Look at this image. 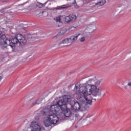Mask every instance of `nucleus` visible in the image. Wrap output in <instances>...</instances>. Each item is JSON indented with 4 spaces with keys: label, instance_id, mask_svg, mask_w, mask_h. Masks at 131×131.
<instances>
[{
    "label": "nucleus",
    "instance_id": "f257e3e1",
    "mask_svg": "<svg viewBox=\"0 0 131 131\" xmlns=\"http://www.w3.org/2000/svg\"><path fill=\"white\" fill-rule=\"evenodd\" d=\"M101 83V80H98L95 77L86 81L85 86L80 88L79 92L83 94L86 104L92 105L93 102L97 101L95 97L102 96V90L100 89Z\"/></svg>",
    "mask_w": 131,
    "mask_h": 131
},
{
    "label": "nucleus",
    "instance_id": "f03ea898",
    "mask_svg": "<svg viewBox=\"0 0 131 131\" xmlns=\"http://www.w3.org/2000/svg\"><path fill=\"white\" fill-rule=\"evenodd\" d=\"M0 38L2 42H4L5 45L7 46H10L12 49H15L16 45L18 43L22 47L25 46L27 42L29 43L33 42L34 40L36 39V35L27 34L25 38L21 34H17L12 38V40H10L0 31Z\"/></svg>",
    "mask_w": 131,
    "mask_h": 131
},
{
    "label": "nucleus",
    "instance_id": "7ed1b4c3",
    "mask_svg": "<svg viewBox=\"0 0 131 131\" xmlns=\"http://www.w3.org/2000/svg\"><path fill=\"white\" fill-rule=\"evenodd\" d=\"M67 103L71 104V96L64 95L62 99L59 100L57 104L55 105H51L49 113L54 114H61L63 112V115L65 117H71L72 113L70 109L67 108Z\"/></svg>",
    "mask_w": 131,
    "mask_h": 131
},
{
    "label": "nucleus",
    "instance_id": "20e7f679",
    "mask_svg": "<svg viewBox=\"0 0 131 131\" xmlns=\"http://www.w3.org/2000/svg\"><path fill=\"white\" fill-rule=\"evenodd\" d=\"M59 121V116H57V114H54L48 116L44 121L45 126L46 127L51 126L52 124H56Z\"/></svg>",
    "mask_w": 131,
    "mask_h": 131
},
{
    "label": "nucleus",
    "instance_id": "39448f33",
    "mask_svg": "<svg viewBox=\"0 0 131 131\" xmlns=\"http://www.w3.org/2000/svg\"><path fill=\"white\" fill-rule=\"evenodd\" d=\"M72 103H74V105H71V109L75 112H77V111H79V110H81V111H84L85 110V104L79 103V102L77 101H72V99H71V105L72 104Z\"/></svg>",
    "mask_w": 131,
    "mask_h": 131
},
{
    "label": "nucleus",
    "instance_id": "423d86ee",
    "mask_svg": "<svg viewBox=\"0 0 131 131\" xmlns=\"http://www.w3.org/2000/svg\"><path fill=\"white\" fill-rule=\"evenodd\" d=\"M31 131H41L40 126L35 121L31 122L30 125Z\"/></svg>",
    "mask_w": 131,
    "mask_h": 131
},
{
    "label": "nucleus",
    "instance_id": "0eeeda50",
    "mask_svg": "<svg viewBox=\"0 0 131 131\" xmlns=\"http://www.w3.org/2000/svg\"><path fill=\"white\" fill-rule=\"evenodd\" d=\"M76 20V15L74 14H70L65 18V21L67 23L74 22Z\"/></svg>",
    "mask_w": 131,
    "mask_h": 131
},
{
    "label": "nucleus",
    "instance_id": "6e6552de",
    "mask_svg": "<svg viewBox=\"0 0 131 131\" xmlns=\"http://www.w3.org/2000/svg\"><path fill=\"white\" fill-rule=\"evenodd\" d=\"M79 35H80V34H76L71 37H69V39H70V41H71V43L74 42L76 40H77V38H78Z\"/></svg>",
    "mask_w": 131,
    "mask_h": 131
},
{
    "label": "nucleus",
    "instance_id": "1a4fd4ad",
    "mask_svg": "<svg viewBox=\"0 0 131 131\" xmlns=\"http://www.w3.org/2000/svg\"><path fill=\"white\" fill-rule=\"evenodd\" d=\"M68 8H69V6H66V5H62L53 8V10L54 11H61L62 10H66V9H68Z\"/></svg>",
    "mask_w": 131,
    "mask_h": 131
},
{
    "label": "nucleus",
    "instance_id": "9d476101",
    "mask_svg": "<svg viewBox=\"0 0 131 131\" xmlns=\"http://www.w3.org/2000/svg\"><path fill=\"white\" fill-rule=\"evenodd\" d=\"M62 43H72L71 41H70V39L68 38H66L63 39L61 42L58 43L59 46H61Z\"/></svg>",
    "mask_w": 131,
    "mask_h": 131
},
{
    "label": "nucleus",
    "instance_id": "9b49d317",
    "mask_svg": "<svg viewBox=\"0 0 131 131\" xmlns=\"http://www.w3.org/2000/svg\"><path fill=\"white\" fill-rule=\"evenodd\" d=\"M67 32V30L66 29H62L58 33L56 36H62V35H64Z\"/></svg>",
    "mask_w": 131,
    "mask_h": 131
},
{
    "label": "nucleus",
    "instance_id": "f8f14e48",
    "mask_svg": "<svg viewBox=\"0 0 131 131\" xmlns=\"http://www.w3.org/2000/svg\"><path fill=\"white\" fill-rule=\"evenodd\" d=\"M42 102V99L38 98L34 102H33L31 107H33V106H35V105H39Z\"/></svg>",
    "mask_w": 131,
    "mask_h": 131
},
{
    "label": "nucleus",
    "instance_id": "ddd939ff",
    "mask_svg": "<svg viewBox=\"0 0 131 131\" xmlns=\"http://www.w3.org/2000/svg\"><path fill=\"white\" fill-rule=\"evenodd\" d=\"M106 4V0H100V2L95 3V6H99V7L101 6H104Z\"/></svg>",
    "mask_w": 131,
    "mask_h": 131
},
{
    "label": "nucleus",
    "instance_id": "4468645a",
    "mask_svg": "<svg viewBox=\"0 0 131 131\" xmlns=\"http://www.w3.org/2000/svg\"><path fill=\"white\" fill-rule=\"evenodd\" d=\"M5 12H6V9L5 8H3L2 9H1L0 10V15H5Z\"/></svg>",
    "mask_w": 131,
    "mask_h": 131
},
{
    "label": "nucleus",
    "instance_id": "2eb2a0df",
    "mask_svg": "<svg viewBox=\"0 0 131 131\" xmlns=\"http://www.w3.org/2000/svg\"><path fill=\"white\" fill-rule=\"evenodd\" d=\"M36 6L38 7V8H42V7H43V4L38 2L36 4Z\"/></svg>",
    "mask_w": 131,
    "mask_h": 131
},
{
    "label": "nucleus",
    "instance_id": "dca6fc26",
    "mask_svg": "<svg viewBox=\"0 0 131 131\" xmlns=\"http://www.w3.org/2000/svg\"><path fill=\"white\" fill-rule=\"evenodd\" d=\"M41 14L43 16H47L48 15V12L43 11H42Z\"/></svg>",
    "mask_w": 131,
    "mask_h": 131
},
{
    "label": "nucleus",
    "instance_id": "f3484780",
    "mask_svg": "<svg viewBox=\"0 0 131 131\" xmlns=\"http://www.w3.org/2000/svg\"><path fill=\"white\" fill-rule=\"evenodd\" d=\"M56 22H60L61 21V17L60 16H58L56 18Z\"/></svg>",
    "mask_w": 131,
    "mask_h": 131
},
{
    "label": "nucleus",
    "instance_id": "a211bd4d",
    "mask_svg": "<svg viewBox=\"0 0 131 131\" xmlns=\"http://www.w3.org/2000/svg\"><path fill=\"white\" fill-rule=\"evenodd\" d=\"M84 40H85V38L84 37H82L80 38V41L81 42H83V41H84Z\"/></svg>",
    "mask_w": 131,
    "mask_h": 131
},
{
    "label": "nucleus",
    "instance_id": "6ab92c4d",
    "mask_svg": "<svg viewBox=\"0 0 131 131\" xmlns=\"http://www.w3.org/2000/svg\"><path fill=\"white\" fill-rule=\"evenodd\" d=\"M74 27H70L68 29V30H72V29H74Z\"/></svg>",
    "mask_w": 131,
    "mask_h": 131
},
{
    "label": "nucleus",
    "instance_id": "aec40b11",
    "mask_svg": "<svg viewBox=\"0 0 131 131\" xmlns=\"http://www.w3.org/2000/svg\"><path fill=\"white\" fill-rule=\"evenodd\" d=\"M41 113H43V115H47V113L46 111H42L41 112Z\"/></svg>",
    "mask_w": 131,
    "mask_h": 131
},
{
    "label": "nucleus",
    "instance_id": "412c9836",
    "mask_svg": "<svg viewBox=\"0 0 131 131\" xmlns=\"http://www.w3.org/2000/svg\"><path fill=\"white\" fill-rule=\"evenodd\" d=\"M75 117L76 118H78V117H79V115H78V114H76V115H75Z\"/></svg>",
    "mask_w": 131,
    "mask_h": 131
},
{
    "label": "nucleus",
    "instance_id": "4be33fe9",
    "mask_svg": "<svg viewBox=\"0 0 131 131\" xmlns=\"http://www.w3.org/2000/svg\"><path fill=\"white\" fill-rule=\"evenodd\" d=\"M75 4H76V1H75V0H74V2H73L72 3V5H75Z\"/></svg>",
    "mask_w": 131,
    "mask_h": 131
},
{
    "label": "nucleus",
    "instance_id": "5701e85b",
    "mask_svg": "<svg viewBox=\"0 0 131 131\" xmlns=\"http://www.w3.org/2000/svg\"><path fill=\"white\" fill-rule=\"evenodd\" d=\"M78 87L77 86H76H76H75V88H74V90H75V91H77V89H78Z\"/></svg>",
    "mask_w": 131,
    "mask_h": 131
},
{
    "label": "nucleus",
    "instance_id": "b1692460",
    "mask_svg": "<svg viewBox=\"0 0 131 131\" xmlns=\"http://www.w3.org/2000/svg\"><path fill=\"white\" fill-rule=\"evenodd\" d=\"M127 85H128V86H131V82H128Z\"/></svg>",
    "mask_w": 131,
    "mask_h": 131
},
{
    "label": "nucleus",
    "instance_id": "393cba45",
    "mask_svg": "<svg viewBox=\"0 0 131 131\" xmlns=\"http://www.w3.org/2000/svg\"><path fill=\"white\" fill-rule=\"evenodd\" d=\"M2 3H7V1L4 0V1L2 2Z\"/></svg>",
    "mask_w": 131,
    "mask_h": 131
},
{
    "label": "nucleus",
    "instance_id": "a878e982",
    "mask_svg": "<svg viewBox=\"0 0 131 131\" xmlns=\"http://www.w3.org/2000/svg\"><path fill=\"white\" fill-rule=\"evenodd\" d=\"M124 89H125V90H126L127 89V88H126V86H124Z\"/></svg>",
    "mask_w": 131,
    "mask_h": 131
},
{
    "label": "nucleus",
    "instance_id": "bb28decb",
    "mask_svg": "<svg viewBox=\"0 0 131 131\" xmlns=\"http://www.w3.org/2000/svg\"><path fill=\"white\" fill-rule=\"evenodd\" d=\"M2 79H3V77H2V76H0V80H2Z\"/></svg>",
    "mask_w": 131,
    "mask_h": 131
},
{
    "label": "nucleus",
    "instance_id": "cd10ccee",
    "mask_svg": "<svg viewBox=\"0 0 131 131\" xmlns=\"http://www.w3.org/2000/svg\"><path fill=\"white\" fill-rule=\"evenodd\" d=\"M93 121H94V119H92V120H91L90 122H92Z\"/></svg>",
    "mask_w": 131,
    "mask_h": 131
},
{
    "label": "nucleus",
    "instance_id": "c85d7f7f",
    "mask_svg": "<svg viewBox=\"0 0 131 131\" xmlns=\"http://www.w3.org/2000/svg\"><path fill=\"white\" fill-rule=\"evenodd\" d=\"M7 48V46H5V47L3 48V49H6Z\"/></svg>",
    "mask_w": 131,
    "mask_h": 131
},
{
    "label": "nucleus",
    "instance_id": "c756f323",
    "mask_svg": "<svg viewBox=\"0 0 131 131\" xmlns=\"http://www.w3.org/2000/svg\"><path fill=\"white\" fill-rule=\"evenodd\" d=\"M98 7H99V5H98V6H97V8H98Z\"/></svg>",
    "mask_w": 131,
    "mask_h": 131
},
{
    "label": "nucleus",
    "instance_id": "7c9ffc66",
    "mask_svg": "<svg viewBox=\"0 0 131 131\" xmlns=\"http://www.w3.org/2000/svg\"><path fill=\"white\" fill-rule=\"evenodd\" d=\"M67 1H71V0H67Z\"/></svg>",
    "mask_w": 131,
    "mask_h": 131
}]
</instances>
